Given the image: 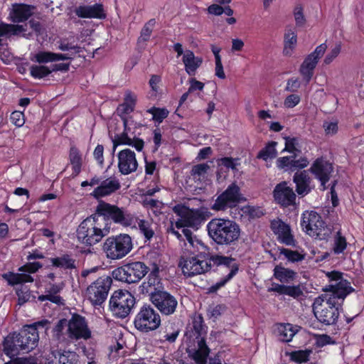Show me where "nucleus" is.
I'll return each instance as SVG.
<instances>
[{"instance_id":"obj_1","label":"nucleus","mask_w":364,"mask_h":364,"mask_svg":"<svg viewBox=\"0 0 364 364\" xmlns=\"http://www.w3.org/2000/svg\"><path fill=\"white\" fill-rule=\"evenodd\" d=\"M211 262L213 265L220 267V271L228 270L225 277L210 287V291L214 292L225 286L237 272L238 267L235 259L217 255L211 257L205 256L203 259L198 256L183 255L181 257L178 266L181 268L184 276L191 277L208 272L212 266Z\"/></svg>"},{"instance_id":"obj_2","label":"nucleus","mask_w":364,"mask_h":364,"mask_svg":"<svg viewBox=\"0 0 364 364\" xmlns=\"http://www.w3.org/2000/svg\"><path fill=\"white\" fill-rule=\"evenodd\" d=\"M38 331L33 326H25L19 333H9L3 343V350L10 358L21 352L28 353L34 349L38 343Z\"/></svg>"},{"instance_id":"obj_3","label":"nucleus","mask_w":364,"mask_h":364,"mask_svg":"<svg viewBox=\"0 0 364 364\" xmlns=\"http://www.w3.org/2000/svg\"><path fill=\"white\" fill-rule=\"evenodd\" d=\"M109 231V223L95 212L80 223L77 229V237L82 244L91 246L100 242Z\"/></svg>"},{"instance_id":"obj_4","label":"nucleus","mask_w":364,"mask_h":364,"mask_svg":"<svg viewBox=\"0 0 364 364\" xmlns=\"http://www.w3.org/2000/svg\"><path fill=\"white\" fill-rule=\"evenodd\" d=\"M207 229L209 236L218 245H231L238 240L240 234L239 225L228 219H212L208 223Z\"/></svg>"},{"instance_id":"obj_5","label":"nucleus","mask_w":364,"mask_h":364,"mask_svg":"<svg viewBox=\"0 0 364 364\" xmlns=\"http://www.w3.org/2000/svg\"><path fill=\"white\" fill-rule=\"evenodd\" d=\"M95 212L100 218L111 220L122 227L132 226L136 223V215L124 207H119L103 200H100Z\"/></svg>"},{"instance_id":"obj_6","label":"nucleus","mask_w":364,"mask_h":364,"mask_svg":"<svg viewBox=\"0 0 364 364\" xmlns=\"http://www.w3.org/2000/svg\"><path fill=\"white\" fill-rule=\"evenodd\" d=\"M206 333L207 327L203 323V318L201 315H195L192 320V327L187 334L197 339L198 348L193 352L191 356L198 364H206L210 353L204 338Z\"/></svg>"},{"instance_id":"obj_7","label":"nucleus","mask_w":364,"mask_h":364,"mask_svg":"<svg viewBox=\"0 0 364 364\" xmlns=\"http://www.w3.org/2000/svg\"><path fill=\"white\" fill-rule=\"evenodd\" d=\"M132 237L127 234L109 237L102 245V250L107 257L113 260L123 258L132 251Z\"/></svg>"},{"instance_id":"obj_8","label":"nucleus","mask_w":364,"mask_h":364,"mask_svg":"<svg viewBox=\"0 0 364 364\" xmlns=\"http://www.w3.org/2000/svg\"><path fill=\"white\" fill-rule=\"evenodd\" d=\"M149 269L142 262H132L114 269L112 276L117 281L128 284L136 283L144 277Z\"/></svg>"},{"instance_id":"obj_9","label":"nucleus","mask_w":364,"mask_h":364,"mask_svg":"<svg viewBox=\"0 0 364 364\" xmlns=\"http://www.w3.org/2000/svg\"><path fill=\"white\" fill-rule=\"evenodd\" d=\"M124 131L122 134H117L113 140V151L119 144H125L134 147L140 151L144 148V141L138 137L139 132L142 127L141 124H136L132 118L123 121Z\"/></svg>"},{"instance_id":"obj_10","label":"nucleus","mask_w":364,"mask_h":364,"mask_svg":"<svg viewBox=\"0 0 364 364\" xmlns=\"http://www.w3.org/2000/svg\"><path fill=\"white\" fill-rule=\"evenodd\" d=\"M161 321L159 313L151 305L144 304L136 314L134 324L139 331L148 333L157 329L161 325Z\"/></svg>"},{"instance_id":"obj_11","label":"nucleus","mask_w":364,"mask_h":364,"mask_svg":"<svg viewBox=\"0 0 364 364\" xmlns=\"http://www.w3.org/2000/svg\"><path fill=\"white\" fill-rule=\"evenodd\" d=\"M134 296L128 291H115L109 300V309L112 314L121 318L127 317L135 304Z\"/></svg>"},{"instance_id":"obj_12","label":"nucleus","mask_w":364,"mask_h":364,"mask_svg":"<svg viewBox=\"0 0 364 364\" xmlns=\"http://www.w3.org/2000/svg\"><path fill=\"white\" fill-rule=\"evenodd\" d=\"M245 200L246 198L241 193L240 188L236 182H233L217 197L213 205V209L225 210L228 208H235Z\"/></svg>"},{"instance_id":"obj_13","label":"nucleus","mask_w":364,"mask_h":364,"mask_svg":"<svg viewBox=\"0 0 364 364\" xmlns=\"http://www.w3.org/2000/svg\"><path fill=\"white\" fill-rule=\"evenodd\" d=\"M112 279L104 275L95 280L86 289V296L93 305H101L106 300Z\"/></svg>"},{"instance_id":"obj_14","label":"nucleus","mask_w":364,"mask_h":364,"mask_svg":"<svg viewBox=\"0 0 364 364\" xmlns=\"http://www.w3.org/2000/svg\"><path fill=\"white\" fill-rule=\"evenodd\" d=\"M173 211L180 218H183L187 227L198 229L206 220V211L203 209H190L183 205H176Z\"/></svg>"},{"instance_id":"obj_15","label":"nucleus","mask_w":364,"mask_h":364,"mask_svg":"<svg viewBox=\"0 0 364 364\" xmlns=\"http://www.w3.org/2000/svg\"><path fill=\"white\" fill-rule=\"evenodd\" d=\"M326 49L327 45L325 43L318 46L312 53L305 58L300 65L299 73L306 84L311 81L314 75V69L319 59L324 55Z\"/></svg>"},{"instance_id":"obj_16","label":"nucleus","mask_w":364,"mask_h":364,"mask_svg":"<svg viewBox=\"0 0 364 364\" xmlns=\"http://www.w3.org/2000/svg\"><path fill=\"white\" fill-rule=\"evenodd\" d=\"M149 299L157 309L166 316L173 314L178 306L176 299L166 291H159L153 293Z\"/></svg>"},{"instance_id":"obj_17","label":"nucleus","mask_w":364,"mask_h":364,"mask_svg":"<svg viewBox=\"0 0 364 364\" xmlns=\"http://www.w3.org/2000/svg\"><path fill=\"white\" fill-rule=\"evenodd\" d=\"M270 229L277 236L278 242L287 246H296L297 242L291 232L290 225L284 223L282 219L277 218L271 220Z\"/></svg>"},{"instance_id":"obj_18","label":"nucleus","mask_w":364,"mask_h":364,"mask_svg":"<svg viewBox=\"0 0 364 364\" xmlns=\"http://www.w3.org/2000/svg\"><path fill=\"white\" fill-rule=\"evenodd\" d=\"M309 171L321 182L322 189L326 190L327 188L326 184L330 180L331 173L333 171V166L331 163L323 157H318L314 161Z\"/></svg>"},{"instance_id":"obj_19","label":"nucleus","mask_w":364,"mask_h":364,"mask_svg":"<svg viewBox=\"0 0 364 364\" xmlns=\"http://www.w3.org/2000/svg\"><path fill=\"white\" fill-rule=\"evenodd\" d=\"M68 331L70 332L72 342L79 339L87 340L91 337V331L85 318L79 315H73L68 321Z\"/></svg>"},{"instance_id":"obj_20","label":"nucleus","mask_w":364,"mask_h":364,"mask_svg":"<svg viewBox=\"0 0 364 364\" xmlns=\"http://www.w3.org/2000/svg\"><path fill=\"white\" fill-rule=\"evenodd\" d=\"M183 236L186 242H185L184 253L188 256H198L203 259L205 256H209L208 247L188 229L182 230Z\"/></svg>"},{"instance_id":"obj_21","label":"nucleus","mask_w":364,"mask_h":364,"mask_svg":"<svg viewBox=\"0 0 364 364\" xmlns=\"http://www.w3.org/2000/svg\"><path fill=\"white\" fill-rule=\"evenodd\" d=\"M273 196L276 203L283 208H287L296 203V194L291 188L287 186L286 181H282L275 186Z\"/></svg>"},{"instance_id":"obj_22","label":"nucleus","mask_w":364,"mask_h":364,"mask_svg":"<svg viewBox=\"0 0 364 364\" xmlns=\"http://www.w3.org/2000/svg\"><path fill=\"white\" fill-rule=\"evenodd\" d=\"M119 171L123 175H129L135 172L138 168V162L134 151L129 149L120 151L117 154Z\"/></svg>"},{"instance_id":"obj_23","label":"nucleus","mask_w":364,"mask_h":364,"mask_svg":"<svg viewBox=\"0 0 364 364\" xmlns=\"http://www.w3.org/2000/svg\"><path fill=\"white\" fill-rule=\"evenodd\" d=\"M325 221L317 212L311 210L305 212L301 215V226L302 230L308 235L311 232H317L318 230H322Z\"/></svg>"},{"instance_id":"obj_24","label":"nucleus","mask_w":364,"mask_h":364,"mask_svg":"<svg viewBox=\"0 0 364 364\" xmlns=\"http://www.w3.org/2000/svg\"><path fill=\"white\" fill-rule=\"evenodd\" d=\"M120 187L121 185L119 180L114 177H110L102 180L100 185L94 189L91 196L96 199H99L112 194L119 190Z\"/></svg>"},{"instance_id":"obj_25","label":"nucleus","mask_w":364,"mask_h":364,"mask_svg":"<svg viewBox=\"0 0 364 364\" xmlns=\"http://www.w3.org/2000/svg\"><path fill=\"white\" fill-rule=\"evenodd\" d=\"M75 14L79 18L103 19L106 17L102 4L81 5L75 9Z\"/></svg>"},{"instance_id":"obj_26","label":"nucleus","mask_w":364,"mask_h":364,"mask_svg":"<svg viewBox=\"0 0 364 364\" xmlns=\"http://www.w3.org/2000/svg\"><path fill=\"white\" fill-rule=\"evenodd\" d=\"M308 172L309 170L296 171L293 176V182L296 184V192L299 196H304L313 189L311 187V178Z\"/></svg>"},{"instance_id":"obj_27","label":"nucleus","mask_w":364,"mask_h":364,"mask_svg":"<svg viewBox=\"0 0 364 364\" xmlns=\"http://www.w3.org/2000/svg\"><path fill=\"white\" fill-rule=\"evenodd\" d=\"M269 292H276L279 295H287L294 299L299 300L304 296L301 285H286L273 282L272 287L268 289Z\"/></svg>"},{"instance_id":"obj_28","label":"nucleus","mask_w":364,"mask_h":364,"mask_svg":"<svg viewBox=\"0 0 364 364\" xmlns=\"http://www.w3.org/2000/svg\"><path fill=\"white\" fill-rule=\"evenodd\" d=\"M53 341L63 346H68L71 342L70 332L68 331V321L60 319L53 329Z\"/></svg>"},{"instance_id":"obj_29","label":"nucleus","mask_w":364,"mask_h":364,"mask_svg":"<svg viewBox=\"0 0 364 364\" xmlns=\"http://www.w3.org/2000/svg\"><path fill=\"white\" fill-rule=\"evenodd\" d=\"M35 6L27 4H14L10 11L9 18L14 23L26 21L33 14Z\"/></svg>"},{"instance_id":"obj_30","label":"nucleus","mask_w":364,"mask_h":364,"mask_svg":"<svg viewBox=\"0 0 364 364\" xmlns=\"http://www.w3.org/2000/svg\"><path fill=\"white\" fill-rule=\"evenodd\" d=\"M159 269L156 266L149 274L147 280L139 287L141 293L149 295V299L153 293L160 291L156 287L159 284Z\"/></svg>"},{"instance_id":"obj_31","label":"nucleus","mask_w":364,"mask_h":364,"mask_svg":"<svg viewBox=\"0 0 364 364\" xmlns=\"http://www.w3.org/2000/svg\"><path fill=\"white\" fill-rule=\"evenodd\" d=\"M297 273L291 269L286 268L282 264H277L273 269V277L281 282L280 284H289L294 282Z\"/></svg>"},{"instance_id":"obj_32","label":"nucleus","mask_w":364,"mask_h":364,"mask_svg":"<svg viewBox=\"0 0 364 364\" xmlns=\"http://www.w3.org/2000/svg\"><path fill=\"white\" fill-rule=\"evenodd\" d=\"M182 60L186 72L189 75H194L196 70L200 66L203 62L201 58L196 57L193 52L190 50L185 51Z\"/></svg>"},{"instance_id":"obj_33","label":"nucleus","mask_w":364,"mask_h":364,"mask_svg":"<svg viewBox=\"0 0 364 364\" xmlns=\"http://www.w3.org/2000/svg\"><path fill=\"white\" fill-rule=\"evenodd\" d=\"M318 313V315L316 314V318L320 323L326 326L336 325L337 323L339 317L338 308L329 309L327 307L322 309Z\"/></svg>"},{"instance_id":"obj_34","label":"nucleus","mask_w":364,"mask_h":364,"mask_svg":"<svg viewBox=\"0 0 364 364\" xmlns=\"http://www.w3.org/2000/svg\"><path fill=\"white\" fill-rule=\"evenodd\" d=\"M52 266L65 271L76 269V260L70 255L64 254L59 257L49 259Z\"/></svg>"},{"instance_id":"obj_35","label":"nucleus","mask_w":364,"mask_h":364,"mask_svg":"<svg viewBox=\"0 0 364 364\" xmlns=\"http://www.w3.org/2000/svg\"><path fill=\"white\" fill-rule=\"evenodd\" d=\"M297 331V329H294V326L292 324L287 323H279L275 331L280 341L288 343L291 341Z\"/></svg>"},{"instance_id":"obj_36","label":"nucleus","mask_w":364,"mask_h":364,"mask_svg":"<svg viewBox=\"0 0 364 364\" xmlns=\"http://www.w3.org/2000/svg\"><path fill=\"white\" fill-rule=\"evenodd\" d=\"M297 43V34L291 28H287L284 35L283 54L290 56Z\"/></svg>"},{"instance_id":"obj_37","label":"nucleus","mask_w":364,"mask_h":364,"mask_svg":"<svg viewBox=\"0 0 364 364\" xmlns=\"http://www.w3.org/2000/svg\"><path fill=\"white\" fill-rule=\"evenodd\" d=\"M136 223L130 227L138 228L144 237L147 240H150L154 235V230L152 228V220L139 219L136 216Z\"/></svg>"},{"instance_id":"obj_38","label":"nucleus","mask_w":364,"mask_h":364,"mask_svg":"<svg viewBox=\"0 0 364 364\" xmlns=\"http://www.w3.org/2000/svg\"><path fill=\"white\" fill-rule=\"evenodd\" d=\"M26 31V26L0 23V37L10 38Z\"/></svg>"},{"instance_id":"obj_39","label":"nucleus","mask_w":364,"mask_h":364,"mask_svg":"<svg viewBox=\"0 0 364 364\" xmlns=\"http://www.w3.org/2000/svg\"><path fill=\"white\" fill-rule=\"evenodd\" d=\"M3 277L8 282L9 284L14 286L19 284L33 282V278L25 272L4 274Z\"/></svg>"},{"instance_id":"obj_40","label":"nucleus","mask_w":364,"mask_h":364,"mask_svg":"<svg viewBox=\"0 0 364 364\" xmlns=\"http://www.w3.org/2000/svg\"><path fill=\"white\" fill-rule=\"evenodd\" d=\"M277 142L274 141H268L264 148L257 154V158L267 161L268 159H273L277 157V151L276 146Z\"/></svg>"},{"instance_id":"obj_41","label":"nucleus","mask_w":364,"mask_h":364,"mask_svg":"<svg viewBox=\"0 0 364 364\" xmlns=\"http://www.w3.org/2000/svg\"><path fill=\"white\" fill-rule=\"evenodd\" d=\"M210 166L206 164H199L194 165L191 170V175L196 181H203L207 177Z\"/></svg>"},{"instance_id":"obj_42","label":"nucleus","mask_w":364,"mask_h":364,"mask_svg":"<svg viewBox=\"0 0 364 364\" xmlns=\"http://www.w3.org/2000/svg\"><path fill=\"white\" fill-rule=\"evenodd\" d=\"M312 353V349L299 350L291 352H285V355L289 356L290 360L296 363H306Z\"/></svg>"},{"instance_id":"obj_43","label":"nucleus","mask_w":364,"mask_h":364,"mask_svg":"<svg viewBox=\"0 0 364 364\" xmlns=\"http://www.w3.org/2000/svg\"><path fill=\"white\" fill-rule=\"evenodd\" d=\"M69 159L73 166V173L75 176H77L81 171L82 156L76 147L70 148Z\"/></svg>"},{"instance_id":"obj_44","label":"nucleus","mask_w":364,"mask_h":364,"mask_svg":"<svg viewBox=\"0 0 364 364\" xmlns=\"http://www.w3.org/2000/svg\"><path fill=\"white\" fill-rule=\"evenodd\" d=\"M335 296L338 299H344L349 294L353 292L355 289L351 287L350 282L347 279L338 281L336 283Z\"/></svg>"},{"instance_id":"obj_45","label":"nucleus","mask_w":364,"mask_h":364,"mask_svg":"<svg viewBox=\"0 0 364 364\" xmlns=\"http://www.w3.org/2000/svg\"><path fill=\"white\" fill-rule=\"evenodd\" d=\"M180 333L179 329L173 323L166 326L161 331L163 341L174 343Z\"/></svg>"},{"instance_id":"obj_46","label":"nucleus","mask_w":364,"mask_h":364,"mask_svg":"<svg viewBox=\"0 0 364 364\" xmlns=\"http://www.w3.org/2000/svg\"><path fill=\"white\" fill-rule=\"evenodd\" d=\"M52 73L51 68L43 65H32L30 67V74L36 79H41L48 76Z\"/></svg>"},{"instance_id":"obj_47","label":"nucleus","mask_w":364,"mask_h":364,"mask_svg":"<svg viewBox=\"0 0 364 364\" xmlns=\"http://www.w3.org/2000/svg\"><path fill=\"white\" fill-rule=\"evenodd\" d=\"M278 250H279V254L284 255L290 262H298L305 259V255H301L296 250H292L283 247H279Z\"/></svg>"},{"instance_id":"obj_48","label":"nucleus","mask_w":364,"mask_h":364,"mask_svg":"<svg viewBox=\"0 0 364 364\" xmlns=\"http://www.w3.org/2000/svg\"><path fill=\"white\" fill-rule=\"evenodd\" d=\"M283 139L285 140V147L282 150V152H289V153H294L298 152L301 153V150L298 148L299 138L297 137H291L289 136H283Z\"/></svg>"},{"instance_id":"obj_49","label":"nucleus","mask_w":364,"mask_h":364,"mask_svg":"<svg viewBox=\"0 0 364 364\" xmlns=\"http://www.w3.org/2000/svg\"><path fill=\"white\" fill-rule=\"evenodd\" d=\"M347 247L346 239L341 235V231H338L334 238L333 251L334 254L339 255L342 253Z\"/></svg>"},{"instance_id":"obj_50","label":"nucleus","mask_w":364,"mask_h":364,"mask_svg":"<svg viewBox=\"0 0 364 364\" xmlns=\"http://www.w3.org/2000/svg\"><path fill=\"white\" fill-rule=\"evenodd\" d=\"M156 25V20L154 18L150 19L148 22H146L143 26L140 36L138 39V41L140 42H146L147 41L152 33L153 28Z\"/></svg>"},{"instance_id":"obj_51","label":"nucleus","mask_w":364,"mask_h":364,"mask_svg":"<svg viewBox=\"0 0 364 364\" xmlns=\"http://www.w3.org/2000/svg\"><path fill=\"white\" fill-rule=\"evenodd\" d=\"M31 60L39 64L53 62V52L39 51L31 57Z\"/></svg>"},{"instance_id":"obj_52","label":"nucleus","mask_w":364,"mask_h":364,"mask_svg":"<svg viewBox=\"0 0 364 364\" xmlns=\"http://www.w3.org/2000/svg\"><path fill=\"white\" fill-rule=\"evenodd\" d=\"M58 360L55 364H77V355L70 351L58 353Z\"/></svg>"},{"instance_id":"obj_53","label":"nucleus","mask_w":364,"mask_h":364,"mask_svg":"<svg viewBox=\"0 0 364 364\" xmlns=\"http://www.w3.org/2000/svg\"><path fill=\"white\" fill-rule=\"evenodd\" d=\"M293 14L296 27L301 28L306 23V19L304 14V8L301 4H297L293 11Z\"/></svg>"},{"instance_id":"obj_54","label":"nucleus","mask_w":364,"mask_h":364,"mask_svg":"<svg viewBox=\"0 0 364 364\" xmlns=\"http://www.w3.org/2000/svg\"><path fill=\"white\" fill-rule=\"evenodd\" d=\"M147 112L152 114L153 120L161 123L168 115L169 112L166 108H157L153 107L147 110Z\"/></svg>"},{"instance_id":"obj_55","label":"nucleus","mask_w":364,"mask_h":364,"mask_svg":"<svg viewBox=\"0 0 364 364\" xmlns=\"http://www.w3.org/2000/svg\"><path fill=\"white\" fill-rule=\"evenodd\" d=\"M58 48L63 51H72L73 53H80L82 51V48L66 41H60Z\"/></svg>"},{"instance_id":"obj_56","label":"nucleus","mask_w":364,"mask_h":364,"mask_svg":"<svg viewBox=\"0 0 364 364\" xmlns=\"http://www.w3.org/2000/svg\"><path fill=\"white\" fill-rule=\"evenodd\" d=\"M315 345L317 348H322L326 345L335 344L336 341L328 334L316 335Z\"/></svg>"},{"instance_id":"obj_57","label":"nucleus","mask_w":364,"mask_h":364,"mask_svg":"<svg viewBox=\"0 0 364 364\" xmlns=\"http://www.w3.org/2000/svg\"><path fill=\"white\" fill-rule=\"evenodd\" d=\"M309 161L306 156H301L299 159L291 160V172H294L296 170L301 171L300 170L308 166Z\"/></svg>"},{"instance_id":"obj_58","label":"nucleus","mask_w":364,"mask_h":364,"mask_svg":"<svg viewBox=\"0 0 364 364\" xmlns=\"http://www.w3.org/2000/svg\"><path fill=\"white\" fill-rule=\"evenodd\" d=\"M341 43L338 42L336 43L334 48L326 55L323 63L326 65L330 64L341 53Z\"/></svg>"},{"instance_id":"obj_59","label":"nucleus","mask_w":364,"mask_h":364,"mask_svg":"<svg viewBox=\"0 0 364 364\" xmlns=\"http://www.w3.org/2000/svg\"><path fill=\"white\" fill-rule=\"evenodd\" d=\"M143 205L146 208L154 209V212L160 211L163 207V203L155 199L146 198L143 200Z\"/></svg>"},{"instance_id":"obj_60","label":"nucleus","mask_w":364,"mask_h":364,"mask_svg":"<svg viewBox=\"0 0 364 364\" xmlns=\"http://www.w3.org/2000/svg\"><path fill=\"white\" fill-rule=\"evenodd\" d=\"M134 110V109L132 108L131 106H129L128 105L122 102L117 107V113L121 117L123 122L124 119H129L130 118L127 117V115L132 113Z\"/></svg>"},{"instance_id":"obj_61","label":"nucleus","mask_w":364,"mask_h":364,"mask_svg":"<svg viewBox=\"0 0 364 364\" xmlns=\"http://www.w3.org/2000/svg\"><path fill=\"white\" fill-rule=\"evenodd\" d=\"M42 267V264L38 262H28L18 268L19 272H28L29 274L36 272Z\"/></svg>"},{"instance_id":"obj_62","label":"nucleus","mask_w":364,"mask_h":364,"mask_svg":"<svg viewBox=\"0 0 364 364\" xmlns=\"http://www.w3.org/2000/svg\"><path fill=\"white\" fill-rule=\"evenodd\" d=\"M10 120L12 124L18 127H22L25 123L24 114L20 111H14L11 113Z\"/></svg>"},{"instance_id":"obj_63","label":"nucleus","mask_w":364,"mask_h":364,"mask_svg":"<svg viewBox=\"0 0 364 364\" xmlns=\"http://www.w3.org/2000/svg\"><path fill=\"white\" fill-rule=\"evenodd\" d=\"M64 284H50L48 287L46 288L45 293L50 294L53 296H60L58 294L63 290Z\"/></svg>"},{"instance_id":"obj_64","label":"nucleus","mask_w":364,"mask_h":364,"mask_svg":"<svg viewBox=\"0 0 364 364\" xmlns=\"http://www.w3.org/2000/svg\"><path fill=\"white\" fill-rule=\"evenodd\" d=\"M301 98L298 95L291 94L288 95L284 102L287 108H293L300 102Z\"/></svg>"}]
</instances>
